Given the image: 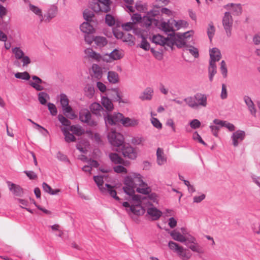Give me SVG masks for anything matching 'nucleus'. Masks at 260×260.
Wrapping results in <instances>:
<instances>
[{"label": "nucleus", "mask_w": 260, "mask_h": 260, "mask_svg": "<svg viewBox=\"0 0 260 260\" xmlns=\"http://www.w3.org/2000/svg\"><path fill=\"white\" fill-rule=\"evenodd\" d=\"M123 191L128 196L132 197L135 204L141 203L142 196L136 194L135 191L143 194H149L151 191L150 187L144 181V177L140 173L131 172L123 179Z\"/></svg>", "instance_id": "nucleus-1"}, {"label": "nucleus", "mask_w": 260, "mask_h": 260, "mask_svg": "<svg viewBox=\"0 0 260 260\" xmlns=\"http://www.w3.org/2000/svg\"><path fill=\"white\" fill-rule=\"evenodd\" d=\"M168 247L181 260H189L192 257V253L188 249L176 242L172 241H169Z\"/></svg>", "instance_id": "nucleus-2"}, {"label": "nucleus", "mask_w": 260, "mask_h": 260, "mask_svg": "<svg viewBox=\"0 0 260 260\" xmlns=\"http://www.w3.org/2000/svg\"><path fill=\"white\" fill-rule=\"evenodd\" d=\"M179 40H180L179 37L172 36V35H170L167 38H164L159 35H154L152 38V41L153 43L162 46L167 45L171 46L173 44L181 46V45L182 44L183 42L182 41L181 44H178L177 41Z\"/></svg>", "instance_id": "nucleus-3"}, {"label": "nucleus", "mask_w": 260, "mask_h": 260, "mask_svg": "<svg viewBox=\"0 0 260 260\" xmlns=\"http://www.w3.org/2000/svg\"><path fill=\"white\" fill-rule=\"evenodd\" d=\"M110 132L108 134V139L109 143L114 147L119 148L124 143L123 136L119 133L116 132L115 130L110 129Z\"/></svg>", "instance_id": "nucleus-4"}, {"label": "nucleus", "mask_w": 260, "mask_h": 260, "mask_svg": "<svg viewBox=\"0 0 260 260\" xmlns=\"http://www.w3.org/2000/svg\"><path fill=\"white\" fill-rule=\"evenodd\" d=\"M123 115L120 113L113 114L107 113L105 116L104 119L107 130H110V125H116L119 122L122 123Z\"/></svg>", "instance_id": "nucleus-5"}, {"label": "nucleus", "mask_w": 260, "mask_h": 260, "mask_svg": "<svg viewBox=\"0 0 260 260\" xmlns=\"http://www.w3.org/2000/svg\"><path fill=\"white\" fill-rule=\"evenodd\" d=\"M222 25L225 31L226 35L230 37L232 35V30L233 25V19L230 12H225L222 18Z\"/></svg>", "instance_id": "nucleus-6"}, {"label": "nucleus", "mask_w": 260, "mask_h": 260, "mask_svg": "<svg viewBox=\"0 0 260 260\" xmlns=\"http://www.w3.org/2000/svg\"><path fill=\"white\" fill-rule=\"evenodd\" d=\"M111 4L110 0H98V3L93 6L92 9L96 12L108 13L111 10Z\"/></svg>", "instance_id": "nucleus-7"}, {"label": "nucleus", "mask_w": 260, "mask_h": 260, "mask_svg": "<svg viewBox=\"0 0 260 260\" xmlns=\"http://www.w3.org/2000/svg\"><path fill=\"white\" fill-rule=\"evenodd\" d=\"M181 232L177 230L172 231L170 232V235L172 239L176 241L184 243L188 239V237L186 236L187 231L185 228H182L180 229Z\"/></svg>", "instance_id": "nucleus-8"}, {"label": "nucleus", "mask_w": 260, "mask_h": 260, "mask_svg": "<svg viewBox=\"0 0 260 260\" xmlns=\"http://www.w3.org/2000/svg\"><path fill=\"white\" fill-rule=\"evenodd\" d=\"M124 54L122 50L115 49L109 54H105L103 56L102 60L107 62H111L114 60L122 58Z\"/></svg>", "instance_id": "nucleus-9"}, {"label": "nucleus", "mask_w": 260, "mask_h": 260, "mask_svg": "<svg viewBox=\"0 0 260 260\" xmlns=\"http://www.w3.org/2000/svg\"><path fill=\"white\" fill-rule=\"evenodd\" d=\"M129 199L128 200H129L131 205H130V203L127 202H124L123 203L122 205L124 207L128 208V209H127V211H129L136 214H139L140 212V210L141 209V205L143 204L145 199L142 198V199H141V203L137 205L136 204L134 203V202L132 199V197L129 196Z\"/></svg>", "instance_id": "nucleus-10"}, {"label": "nucleus", "mask_w": 260, "mask_h": 260, "mask_svg": "<svg viewBox=\"0 0 260 260\" xmlns=\"http://www.w3.org/2000/svg\"><path fill=\"white\" fill-rule=\"evenodd\" d=\"M114 36L118 39H121L123 42L127 43L129 45L134 44V37L130 34L123 33L119 30L113 31Z\"/></svg>", "instance_id": "nucleus-11"}, {"label": "nucleus", "mask_w": 260, "mask_h": 260, "mask_svg": "<svg viewBox=\"0 0 260 260\" xmlns=\"http://www.w3.org/2000/svg\"><path fill=\"white\" fill-rule=\"evenodd\" d=\"M79 118L82 122L87 123L90 126H95L97 121L91 118V114L88 110L83 109L79 113Z\"/></svg>", "instance_id": "nucleus-12"}, {"label": "nucleus", "mask_w": 260, "mask_h": 260, "mask_svg": "<svg viewBox=\"0 0 260 260\" xmlns=\"http://www.w3.org/2000/svg\"><path fill=\"white\" fill-rule=\"evenodd\" d=\"M121 151L124 157L134 160L137 157V150L129 145H122Z\"/></svg>", "instance_id": "nucleus-13"}, {"label": "nucleus", "mask_w": 260, "mask_h": 260, "mask_svg": "<svg viewBox=\"0 0 260 260\" xmlns=\"http://www.w3.org/2000/svg\"><path fill=\"white\" fill-rule=\"evenodd\" d=\"M188 243H190L188 248L192 251L198 254H203L204 253L203 248L197 242L196 239L191 236H188V239L187 241Z\"/></svg>", "instance_id": "nucleus-14"}, {"label": "nucleus", "mask_w": 260, "mask_h": 260, "mask_svg": "<svg viewBox=\"0 0 260 260\" xmlns=\"http://www.w3.org/2000/svg\"><path fill=\"white\" fill-rule=\"evenodd\" d=\"M9 190L15 196L22 197L24 193L23 188L19 185L11 181H7Z\"/></svg>", "instance_id": "nucleus-15"}, {"label": "nucleus", "mask_w": 260, "mask_h": 260, "mask_svg": "<svg viewBox=\"0 0 260 260\" xmlns=\"http://www.w3.org/2000/svg\"><path fill=\"white\" fill-rule=\"evenodd\" d=\"M245 133L243 131L238 130L233 133L231 139L232 144L234 147H237L239 144L245 138Z\"/></svg>", "instance_id": "nucleus-16"}, {"label": "nucleus", "mask_w": 260, "mask_h": 260, "mask_svg": "<svg viewBox=\"0 0 260 260\" xmlns=\"http://www.w3.org/2000/svg\"><path fill=\"white\" fill-rule=\"evenodd\" d=\"M101 191L103 193L110 196L117 201L120 200L119 198L117 196V192L114 189V187L112 185L106 183L103 187V190H101Z\"/></svg>", "instance_id": "nucleus-17"}, {"label": "nucleus", "mask_w": 260, "mask_h": 260, "mask_svg": "<svg viewBox=\"0 0 260 260\" xmlns=\"http://www.w3.org/2000/svg\"><path fill=\"white\" fill-rule=\"evenodd\" d=\"M148 215L151 217L152 220H156L159 218L162 213L156 208L150 206L147 209Z\"/></svg>", "instance_id": "nucleus-18"}, {"label": "nucleus", "mask_w": 260, "mask_h": 260, "mask_svg": "<svg viewBox=\"0 0 260 260\" xmlns=\"http://www.w3.org/2000/svg\"><path fill=\"white\" fill-rule=\"evenodd\" d=\"M85 54V58L96 60L100 61L102 60V57L99 53H96L91 48H87L84 50Z\"/></svg>", "instance_id": "nucleus-19"}, {"label": "nucleus", "mask_w": 260, "mask_h": 260, "mask_svg": "<svg viewBox=\"0 0 260 260\" xmlns=\"http://www.w3.org/2000/svg\"><path fill=\"white\" fill-rule=\"evenodd\" d=\"M121 124L125 127H136L139 124V120L135 118L125 117L123 116Z\"/></svg>", "instance_id": "nucleus-20"}, {"label": "nucleus", "mask_w": 260, "mask_h": 260, "mask_svg": "<svg viewBox=\"0 0 260 260\" xmlns=\"http://www.w3.org/2000/svg\"><path fill=\"white\" fill-rule=\"evenodd\" d=\"M57 13L56 6H52L48 10L47 13L44 15V21L47 22H49L52 18H54Z\"/></svg>", "instance_id": "nucleus-21"}, {"label": "nucleus", "mask_w": 260, "mask_h": 260, "mask_svg": "<svg viewBox=\"0 0 260 260\" xmlns=\"http://www.w3.org/2000/svg\"><path fill=\"white\" fill-rule=\"evenodd\" d=\"M33 81H29V84L34 88L37 91H41L44 89V87L41 85L43 81L40 78L36 76L32 77Z\"/></svg>", "instance_id": "nucleus-22"}, {"label": "nucleus", "mask_w": 260, "mask_h": 260, "mask_svg": "<svg viewBox=\"0 0 260 260\" xmlns=\"http://www.w3.org/2000/svg\"><path fill=\"white\" fill-rule=\"evenodd\" d=\"M210 61L215 63L216 61H218L221 57V54L220 50L216 48H213L210 50Z\"/></svg>", "instance_id": "nucleus-23"}, {"label": "nucleus", "mask_w": 260, "mask_h": 260, "mask_svg": "<svg viewBox=\"0 0 260 260\" xmlns=\"http://www.w3.org/2000/svg\"><path fill=\"white\" fill-rule=\"evenodd\" d=\"M244 101L250 114L253 116L255 117L256 109L251 99L248 96H245L244 97Z\"/></svg>", "instance_id": "nucleus-24"}, {"label": "nucleus", "mask_w": 260, "mask_h": 260, "mask_svg": "<svg viewBox=\"0 0 260 260\" xmlns=\"http://www.w3.org/2000/svg\"><path fill=\"white\" fill-rule=\"evenodd\" d=\"M156 156V162L158 165L162 166L167 162V157L165 156L164 151L161 148H157Z\"/></svg>", "instance_id": "nucleus-25"}, {"label": "nucleus", "mask_w": 260, "mask_h": 260, "mask_svg": "<svg viewBox=\"0 0 260 260\" xmlns=\"http://www.w3.org/2000/svg\"><path fill=\"white\" fill-rule=\"evenodd\" d=\"M213 123L215 124L220 125L222 127H225L229 129L230 132H233L235 130V125L226 121L220 120L217 119H215L213 120Z\"/></svg>", "instance_id": "nucleus-26"}, {"label": "nucleus", "mask_w": 260, "mask_h": 260, "mask_svg": "<svg viewBox=\"0 0 260 260\" xmlns=\"http://www.w3.org/2000/svg\"><path fill=\"white\" fill-rule=\"evenodd\" d=\"M194 34V31L193 30H190L187 32H184L182 34H174L173 36H177L180 37V40L178 41V44H181V42L182 41L183 43L181 44V46L177 45L179 47H182L185 44H186V42L185 41V39H187V38L192 36Z\"/></svg>", "instance_id": "nucleus-27"}, {"label": "nucleus", "mask_w": 260, "mask_h": 260, "mask_svg": "<svg viewBox=\"0 0 260 260\" xmlns=\"http://www.w3.org/2000/svg\"><path fill=\"white\" fill-rule=\"evenodd\" d=\"M110 160L115 164H123L127 166V161L124 160L118 154L111 153L109 154Z\"/></svg>", "instance_id": "nucleus-28"}, {"label": "nucleus", "mask_w": 260, "mask_h": 260, "mask_svg": "<svg viewBox=\"0 0 260 260\" xmlns=\"http://www.w3.org/2000/svg\"><path fill=\"white\" fill-rule=\"evenodd\" d=\"M159 28L165 32H172V33L171 34L172 35L175 34L173 32V28L172 24V19L169 20L167 22H161Z\"/></svg>", "instance_id": "nucleus-29"}, {"label": "nucleus", "mask_w": 260, "mask_h": 260, "mask_svg": "<svg viewBox=\"0 0 260 260\" xmlns=\"http://www.w3.org/2000/svg\"><path fill=\"white\" fill-rule=\"evenodd\" d=\"M107 79L111 84H117L119 82V76L115 71H109L107 74Z\"/></svg>", "instance_id": "nucleus-30"}, {"label": "nucleus", "mask_w": 260, "mask_h": 260, "mask_svg": "<svg viewBox=\"0 0 260 260\" xmlns=\"http://www.w3.org/2000/svg\"><path fill=\"white\" fill-rule=\"evenodd\" d=\"M228 10L232 11L235 15H239L242 13V7L239 4H230L225 6Z\"/></svg>", "instance_id": "nucleus-31"}, {"label": "nucleus", "mask_w": 260, "mask_h": 260, "mask_svg": "<svg viewBox=\"0 0 260 260\" xmlns=\"http://www.w3.org/2000/svg\"><path fill=\"white\" fill-rule=\"evenodd\" d=\"M80 28L81 31L86 34H92L95 32L94 28L88 22L82 23L80 25Z\"/></svg>", "instance_id": "nucleus-32"}, {"label": "nucleus", "mask_w": 260, "mask_h": 260, "mask_svg": "<svg viewBox=\"0 0 260 260\" xmlns=\"http://www.w3.org/2000/svg\"><path fill=\"white\" fill-rule=\"evenodd\" d=\"M101 103L104 107L108 111L113 110L114 107L111 100L107 96H103L101 100Z\"/></svg>", "instance_id": "nucleus-33"}, {"label": "nucleus", "mask_w": 260, "mask_h": 260, "mask_svg": "<svg viewBox=\"0 0 260 260\" xmlns=\"http://www.w3.org/2000/svg\"><path fill=\"white\" fill-rule=\"evenodd\" d=\"M61 130L64 136V139L66 142L67 143H70L71 142L76 141V138L72 134H71L69 132V129L66 127H61Z\"/></svg>", "instance_id": "nucleus-34"}, {"label": "nucleus", "mask_w": 260, "mask_h": 260, "mask_svg": "<svg viewBox=\"0 0 260 260\" xmlns=\"http://www.w3.org/2000/svg\"><path fill=\"white\" fill-rule=\"evenodd\" d=\"M217 73V68L216 63L214 62H209V66L208 67L209 79L210 82H212L214 75Z\"/></svg>", "instance_id": "nucleus-35"}, {"label": "nucleus", "mask_w": 260, "mask_h": 260, "mask_svg": "<svg viewBox=\"0 0 260 260\" xmlns=\"http://www.w3.org/2000/svg\"><path fill=\"white\" fill-rule=\"evenodd\" d=\"M142 198H145V200H144V201L143 202V204L141 205V209L143 207H144V205L147 204V203L150 204V205H151L152 203H157L158 202V200H157V196L154 194V193H152L151 194H150L148 198H147V197H143V196H142Z\"/></svg>", "instance_id": "nucleus-36"}, {"label": "nucleus", "mask_w": 260, "mask_h": 260, "mask_svg": "<svg viewBox=\"0 0 260 260\" xmlns=\"http://www.w3.org/2000/svg\"><path fill=\"white\" fill-rule=\"evenodd\" d=\"M156 20L152 18L146 13V14L142 17V20L141 21V23L143 26L146 27L147 28L150 27L152 22Z\"/></svg>", "instance_id": "nucleus-37"}, {"label": "nucleus", "mask_w": 260, "mask_h": 260, "mask_svg": "<svg viewBox=\"0 0 260 260\" xmlns=\"http://www.w3.org/2000/svg\"><path fill=\"white\" fill-rule=\"evenodd\" d=\"M42 188L43 190L51 195H56L60 192L59 189H53L50 186L45 182L42 183Z\"/></svg>", "instance_id": "nucleus-38"}, {"label": "nucleus", "mask_w": 260, "mask_h": 260, "mask_svg": "<svg viewBox=\"0 0 260 260\" xmlns=\"http://www.w3.org/2000/svg\"><path fill=\"white\" fill-rule=\"evenodd\" d=\"M184 101L187 106L191 108H198V104L196 102L195 96H187L184 99Z\"/></svg>", "instance_id": "nucleus-39"}, {"label": "nucleus", "mask_w": 260, "mask_h": 260, "mask_svg": "<svg viewBox=\"0 0 260 260\" xmlns=\"http://www.w3.org/2000/svg\"><path fill=\"white\" fill-rule=\"evenodd\" d=\"M153 92V90L151 88L148 87L142 93L140 98L142 100H150L152 98Z\"/></svg>", "instance_id": "nucleus-40"}, {"label": "nucleus", "mask_w": 260, "mask_h": 260, "mask_svg": "<svg viewBox=\"0 0 260 260\" xmlns=\"http://www.w3.org/2000/svg\"><path fill=\"white\" fill-rule=\"evenodd\" d=\"M92 70L93 72V77L97 78L98 79H100L102 78L103 73L101 67L98 65L95 64H93L92 67Z\"/></svg>", "instance_id": "nucleus-41"}, {"label": "nucleus", "mask_w": 260, "mask_h": 260, "mask_svg": "<svg viewBox=\"0 0 260 260\" xmlns=\"http://www.w3.org/2000/svg\"><path fill=\"white\" fill-rule=\"evenodd\" d=\"M90 109L93 114L100 115V113L103 108L100 104L94 103L90 105Z\"/></svg>", "instance_id": "nucleus-42"}, {"label": "nucleus", "mask_w": 260, "mask_h": 260, "mask_svg": "<svg viewBox=\"0 0 260 260\" xmlns=\"http://www.w3.org/2000/svg\"><path fill=\"white\" fill-rule=\"evenodd\" d=\"M89 147V143L85 140H81L77 145V149L81 152L85 153Z\"/></svg>", "instance_id": "nucleus-43"}, {"label": "nucleus", "mask_w": 260, "mask_h": 260, "mask_svg": "<svg viewBox=\"0 0 260 260\" xmlns=\"http://www.w3.org/2000/svg\"><path fill=\"white\" fill-rule=\"evenodd\" d=\"M62 111L64 115L69 119H74L77 117L71 107H67Z\"/></svg>", "instance_id": "nucleus-44"}, {"label": "nucleus", "mask_w": 260, "mask_h": 260, "mask_svg": "<svg viewBox=\"0 0 260 260\" xmlns=\"http://www.w3.org/2000/svg\"><path fill=\"white\" fill-rule=\"evenodd\" d=\"M29 8L30 11L39 17L41 22L44 21V17L42 15V10L40 8L31 4H29Z\"/></svg>", "instance_id": "nucleus-45"}, {"label": "nucleus", "mask_w": 260, "mask_h": 260, "mask_svg": "<svg viewBox=\"0 0 260 260\" xmlns=\"http://www.w3.org/2000/svg\"><path fill=\"white\" fill-rule=\"evenodd\" d=\"M69 130L77 136H81L84 133V131L82 127L78 125L70 126Z\"/></svg>", "instance_id": "nucleus-46"}, {"label": "nucleus", "mask_w": 260, "mask_h": 260, "mask_svg": "<svg viewBox=\"0 0 260 260\" xmlns=\"http://www.w3.org/2000/svg\"><path fill=\"white\" fill-rule=\"evenodd\" d=\"M196 100L198 101V107L199 106L204 107H206L207 105V96L204 94L197 95L195 96Z\"/></svg>", "instance_id": "nucleus-47"}, {"label": "nucleus", "mask_w": 260, "mask_h": 260, "mask_svg": "<svg viewBox=\"0 0 260 260\" xmlns=\"http://www.w3.org/2000/svg\"><path fill=\"white\" fill-rule=\"evenodd\" d=\"M95 44L100 47H103L107 45L108 42L106 38L101 36H96L94 38Z\"/></svg>", "instance_id": "nucleus-48"}, {"label": "nucleus", "mask_w": 260, "mask_h": 260, "mask_svg": "<svg viewBox=\"0 0 260 260\" xmlns=\"http://www.w3.org/2000/svg\"><path fill=\"white\" fill-rule=\"evenodd\" d=\"M104 178H105V176H95L93 177L94 180L100 190H103V187H104L103 185ZM105 179L106 180V179Z\"/></svg>", "instance_id": "nucleus-49"}, {"label": "nucleus", "mask_w": 260, "mask_h": 260, "mask_svg": "<svg viewBox=\"0 0 260 260\" xmlns=\"http://www.w3.org/2000/svg\"><path fill=\"white\" fill-rule=\"evenodd\" d=\"M135 8L138 11L142 13H146L148 10L147 5L141 2L136 3Z\"/></svg>", "instance_id": "nucleus-50"}, {"label": "nucleus", "mask_w": 260, "mask_h": 260, "mask_svg": "<svg viewBox=\"0 0 260 260\" xmlns=\"http://www.w3.org/2000/svg\"><path fill=\"white\" fill-rule=\"evenodd\" d=\"M183 47H184V50L189 51L195 57H198L199 56L198 50L192 46H188L185 44Z\"/></svg>", "instance_id": "nucleus-51"}, {"label": "nucleus", "mask_w": 260, "mask_h": 260, "mask_svg": "<svg viewBox=\"0 0 260 260\" xmlns=\"http://www.w3.org/2000/svg\"><path fill=\"white\" fill-rule=\"evenodd\" d=\"M12 51L15 55V57L17 59H20L24 55L23 51L19 47H14L12 48Z\"/></svg>", "instance_id": "nucleus-52"}, {"label": "nucleus", "mask_w": 260, "mask_h": 260, "mask_svg": "<svg viewBox=\"0 0 260 260\" xmlns=\"http://www.w3.org/2000/svg\"><path fill=\"white\" fill-rule=\"evenodd\" d=\"M207 32L210 40L211 41L215 32V28L212 22L209 23Z\"/></svg>", "instance_id": "nucleus-53"}, {"label": "nucleus", "mask_w": 260, "mask_h": 260, "mask_svg": "<svg viewBox=\"0 0 260 260\" xmlns=\"http://www.w3.org/2000/svg\"><path fill=\"white\" fill-rule=\"evenodd\" d=\"M49 99V95L44 92H41L38 94V100L42 105L46 104L47 101Z\"/></svg>", "instance_id": "nucleus-54"}, {"label": "nucleus", "mask_w": 260, "mask_h": 260, "mask_svg": "<svg viewBox=\"0 0 260 260\" xmlns=\"http://www.w3.org/2000/svg\"><path fill=\"white\" fill-rule=\"evenodd\" d=\"M60 96V102L62 108V110H64V109H66L67 107H70L69 105V101L67 95L64 94H61Z\"/></svg>", "instance_id": "nucleus-55"}, {"label": "nucleus", "mask_w": 260, "mask_h": 260, "mask_svg": "<svg viewBox=\"0 0 260 260\" xmlns=\"http://www.w3.org/2000/svg\"><path fill=\"white\" fill-rule=\"evenodd\" d=\"M220 71L223 78L225 79L228 77V69L224 60H222L220 62Z\"/></svg>", "instance_id": "nucleus-56"}, {"label": "nucleus", "mask_w": 260, "mask_h": 260, "mask_svg": "<svg viewBox=\"0 0 260 260\" xmlns=\"http://www.w3.org/2000/svg\"><path fill=\"white\" fill-rule=\"evenodd\" d=\"M84 91L85 95L87 97L91 98L94 94V88L92 85H87L84 88Z\"/></svg>", "instance_id": "nucleus-57"}, {"label": "nucleus", "mask_w": 260, "mask_h": 260, "mask_svg": "<svg viewBox=\"0 0 260 260\" xmlns=\"http://www.w3.org/2000/svg\"><path fill=\"white\" fill-rule=\"evenodd\" d=\"M132 22L136 25V24L141 23L142 17L139 13H134L131 16Z\"/></svg>", "instance_id": "nucleus-58"}, {"label": "nucleus", "mask_w": 260, "mask_h": 260, "mask_svg": "<svg viewBox=\"0 0 260 260\" xmlns=\"http://www.w3.org/2000/svg\"><path fill=\"white\" fill-rule=\"evenodd\" d=\"M15 77L18 79H21L24 80H29L30 76L27 72L22 73L18 72L15 74Z\"/></svg>", "instance_id": "nucleus-59"}, {"label": "nucleus", "mask_w": 260, "mask_h": 260, "mask_svg": "<svg viewBox=\"0 0 260 260\" xmlns=\"http://www.w3.org/2000/svg\"><path fill=\"white\" fill-rule=\"evenodd\" d=\"M184 22L182 20L176 21L174 19H172V24L173 25V32L175 30H178L180 29L184 24Z\"/></svg>", "instance_id": "nucleus-60"}, {"label": "nucleus", "mask_w": 260, "mask_h": 260, "mask_svg": "<svg viewBox=\"0 0 260 260\" xmlns=\"http://www.w3.org/2000/svg\"><path fill=\"white\" fill-rule=\"evenodd\" d=\"M105 22L109 26H113L115 23V18L110 14H107L105 17Z\"/></svg>", "instance_id": "nucleus-61"}, {"label": "nucleus", "mask_w": 260, "mask_h": 260, "mask_svg": "<svg viewBox=\"0 0 260 260\" xmlns=\"http://www.w3.org/2000/svg\"><path fill=\"white\" fill-rule=\"evenodd\" d=\"M58 119L62 125L64 126H70L71 125V121L61 114L58 115Z\"/></svg>", "instance_id": "nucleus-62"}, {"label": "nucleus", "mask_w": 260, "mask_h": 260, "mask_svg": "<svg viewBox=\"0 0 260 260\" xmlns=\"http://www.w3.org/2000/svg\"><path fill=\"white\" fill-rule=\"evenodd\" d=\"M147 13L152 18H153L159 14V8L157 7H154L151 10L147 12Z\"/></svg>", "instance_id": "nucleus-63"}, {"label": "nucleus", "mask_w": 260, "mask_h": 260, "mask_svg": "<svg viewBox=\"0 0 260 260\" xmlns=\"http://www.w3.org/2000/svg\"><path fill=\"white\" fill-rule=\"evenodd\" d=\"M121 27L123 30L126 31H129L135 28V25L132 22L123 23Z\"/></svg>", "instance_id": "nucleus-64"}]
</instances>
